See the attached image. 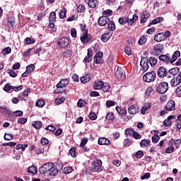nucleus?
Instances as JSON below:
<instances>
[{"label": "nucleus", "instance_id": "nucleus-1", "mask_svg": "<svg viewBox=\"0 0 181 181\" xmlns=\"http://www.w3.org/2000/svg\"><path fill=\"white\" fill-rule=\"evenodd\" d=\"M40 173L41 175H46L49 173V176L54 177L57 175L58 170L54 168V164L53 163H47L40 168Z\"/></svg>", "mask_w": 181, "mask_h": 181}, {"label": "nucleus", "instance_id": "nucleus-2", "mask_svg": "<svg viewBox=\"0 0 181 181\" xmlns=\"http://www.w3.org/2000/svg\"><path fill=\"white\" fill-rule=\"evenodd\" d=\"M103 162L101 160L93 161L92 166L88 168L90 172H101L103 170Z\"/></svg>", "mask_w": 181, "mask_h": 181}, {"label": "nucleus", "instance_id": "nucleus-3", "mask_svg": "<svg viewBox=\"0 0 181 181\" xmlns=\"http://www.w3.org/2000/svg\"><path fill=\"white\" fill-rule=\"evenodd\" d=\"M115 76L119 81H124L126 78L125 70L121 67H118L115 72Z\"/></svg>", "mask_w": 181, "mask_h": 181}, {"label": "nucleus", "instance_id": "nucleus-4", "mask_svg": "<svg viewBox=\"0 0 181 181\" xmlns=\"http://www.w3.org/2000/svg\"><path fill=\"white\" fill-rule=\"evenodd\" d=\"M155 77H156V73H155V71H151L146 73L143 76V80L146 83H151V81H153L155 80Z\"/></svg>", "mask_w": 181, "mask_h": 181}, {"label": "nucleus", "instance_id": "nucleus-5", "mask_svg": "<svg viewBox=\"0 0 181 181\" xmlns=\"http://www.w3.org/2000/svg\"><path fill=\"white\" fill-rule=\"evenodd\" d=\"M169 89V85L166 82H162L158 84L157 87V91L158 93H160V94H165L166 91Z\"/></svg>", "mask_w": 181, "mask_h": 181}, {"label": "nucleus", "instance_id": "nucleus-6", "mask_svg": "<svg viewBox=\"0 0 181 181\" xmlns=\"http://www.w3.org/2000/svg\"><path fill=\"white\" fill-rule=\"evenodd\" d=\"M91 39H93V37H91V35L88 34V30H86L81 36L82 43H88Z\"/></svg>", "mask_w": 181, "mask_h": 181}, {"label": "nucleus", "instance_id": "nucleus-7", "mask_svg": "<svg viewBox=\"0 0 181 181\" xmlns=\"http://www.w3.org/2000/svg\"><path fill=\"white\" fill-rule=\"evenodd\" d=\"M140 66L143 69V71H148L149 69V60L146 57H143L140 62Z\"/></svg>", "mask_w": 181, "mask_h": 181}, {"label": "nucleus", "instance_id": "nucleus-8", "mask_svg": "<svg viewBox=\"0 0 181 181\" xmlns=\"http://www.w3.org/2000/svg\"><path fill=\"white\" fill-rule=\"evenodd\" d=\"M180 83H181V72H180L177 76L174 77L170 81V84L172 87H177V86H179Z\"/></svg>", "mask_w": 181, "mask_h": 181}, {"label": "nucleus", "instance_id": "nucleus-9", "mask_svg": "<svg viewBox=\"0 0 181 181\" xmlns=\"http://www.w3.org/2000/svg\"><path fill=\"white\" fill-rule=\"evenodd\" d=\"M57 43L60 47H66V46H69V41L67 37H64L59 40Z\"/></svg>", "mask_w": 181, "mask_h": 181}, {"label": "nucleus", "instance_id": "nucleus-10", "mask_svg": "<svg viewBox=\"0 0 181 181\" xmlns=\"http://www.w3.org/2000/svg\"><path fill=\"white\" fill-rule=\"evenodd\" d=\"M154 49V54L156 56H159L160 53H162V51L163 50V45L161 44H157L153 46Z\"/></svg>", "mask_w": 181, "mask_h": 181}, {"label": "nucleus", "instance_id": "nucleus-11", "mask_svg": "<svg viewBox=\"0 0 181 181\" xmlns=\"http://www.w3.org/2000/svg\"><path fill=\"white\" fill-rule=\"evenodd\" d=\"M109 22H110V18H108L106 16H101L99 18L98 23L99 26H105V25H107Z\"/></svg>", "mask_w": 181, "mask_h": 181}, {"label": "nucleus", "instance_id": "nucleus-12", "mask_svg": "<svg viewBox=\"0 0 181 181\" xmlns=\"http://www.w3.org/2000/svg\"><path fill=\"white\" fill-rule=\"evenodd\" d=\"M165 110H167V111H175V110H176L175 101H168L165 105Z\"/></svg>", "mask_w": 181, "mask_h": 181}, {"label": "nucleus", "instance_id": "nucleus-13", "mask_svg": "<svg viewBox=\"0 0 181 181\" xmlns=\"http://www.w3.org/2000/svg\"><path fill=\"white\" fill-rule=\"evenodd\" d=\"M93 60V50L91 49H88L87 56L85 57L83 59L84 63H90Z\"/></svg>", "mask_w": 181, "mask_h": 181}, {"label": "nucleus", "instance_id": "nucleus-14", "mask_svg": "<svg viewBox=\"0 0 181 181\" xmlns=\"http://www.w3.org/2000/svg\"><path fill=\"white\" fill-rule=\"evenodd\" d=\"M157 74L158 77H160V78L166 77V74H168V71H166V69L163 66H160L158 70Z\"/></svg>", "mask_w": 181, "mask_h": 181}, {"label": "nucleus", "instance_id": "nucleus-15", "mask_svg": "<svg viewBox=\"0 0 181 181\" xmlns=\"http://www.w3.org/2000/svg\"><path fill=\"white\" fill-rule=\"evenodd\" d=\"M111 36H112V32L109 31L102 35L100 39L103 42H108V40L111 39Z\"/></svg>", "mask_w": 181, "mask_h": 181}, {"label": "nucleus", "instance_id": "nucleus-16", "mask_svg": "<svg viewBox=\"0 0 181 181\" xmlns=\"http://www.w3.org/2000/svg\"><path fill=\"white\" fill-rule=\"evenodd\" d=\"M136 21H138V16L136 14L133 15L132 18L129 19L127 18V23L129 26H132V25H134V23L136 22Z\"/></svg>", "mask_w": 181, "mask_h": 181}, {"label": "nucleus", "instance_id": "nucleus-17", "mask_svg": "<svg viewBox=\"0 0 181 181\" xmlns=\"http://www.w3.org/2000/svg\"><path fill=\"white\" fill-rule=\"evenodd\" d=\"M0 110L1 114H3V115H5V117H9V115H12V112L8 110V108H6V107L0 106Z\"/></svg>", "mask_w": 181, "mask_h": 181}, {"label": "nucleus", "instance_id": "nucleus-18", "mask_svg": "<svg viewBox=\"0 0 181 181\" xmlns=\"http://www.w3.org/2000/svg\"><path fill=\"white\" fill-rule=\"evenodd\" d=\"M159 59L160 60V62H163V63H165V64H169V63L170 64V57H169L168 55H160L159 57Z\"/></svg>", "mask_w": 181, "mask_h": 181}, {"label": "nucleus", "instance_id": "nucleus-19", "mask_svg": "<svg viewBox=\"0 0 181 181\" xmlns=\"http://www.w3.org/2000/svg\"><path fill=\"white\" fill-rule=\"evenodd\" d=\"M138 107L135 105H132L128 108V112L129 114H131L132 115H134V114H137L139 112Z\"/></svg>", "mask_w": 181, "mask_h": 181}, {"label": "nucleus", "instance_id": "nucleus-20", "mask_svg": "<svg viewBox=\"0 0 181 181\" xmlns=\"http://www.w3.org/2000/svg\"><path fill=\"white\" fill-rule=\"evenodd\" d=\"M66 86H69V80L62 79L57 85V88H63V87H66Z\"/></svg>", "mask_w": 181, "mask_h": 181}, {"label": "nucleus", "instance_id": "nucleus-21", "mask_svg": "<svg viewBox=\"0 0 181 181\" xmlns=\"http://www.w3.org/2000/svg\"><path fill=\"white\" fill-rule=\"evenodd\" d=\"M141 23H145L149 18V13L148 11H144L141 16Z\"/></svg>", "mask_w": 181, "mask_h": 181}, {"label": "nucleus", "instance_id": "nucleus-22", "mask_svg": "<svg viewBox=\"0 0 181 181\" xmlns=\"http://www.w3.org/2000/svg\"><path fill=\"white\" fill-rule=\"evenodd\" d=\"M180 57V52L175 51L172 55V58H170V64H173L176 60H177V57Z\"/></svg>", "mask_w": 181, "mask_h": 181}, {"label": "nucleus", "instance_id": "nucleus-23", "mask_svg": "<svg viewBox=\"0 0 181 181\" xmlns=\"http://www.w3.org/2000/svg\"><path fill=\"white\" fill-rule=\"evenodd\" d=\"M104 82L103 81H96L93 84L94 90H101Z\"/></svg>", "mask_w": 181, "mask_h": 181}, {"label": "nucleus", "instance_id": "nucleus-24", "mask_svg": "<svg viewBox=\"0 0 181 181\" xmlns=\"http://www.w3.org/2000/svg\"><path fill=\"white\" fill-rule=\"evenodd\" d=\"M174 117L175 116L170 115L166 119L163 121V125H165V127H170V125H172V119H173Z\"/></svg>", "mask_w": 181, "mask_h": 181}, {"label": "nucleus", "instance_id": "nucleus-25", "mask_svg": "<svg viewBox=\"0 0 181 181\" xmlns=\"http://www.w3.org/2000/svg\"><path fill=\"white\" fill-rule=\"evenodd\" d=\"M151 107L152 105L151 103H145L141 110V113L143 114V115H145L146 111H148V110H151Z\"/></svg>", "mask_w": 181, "mask_h": 181}, {"label": "nucleus", "instance_id": "nucleus-26", "mask_svg": "<svg viewBox=\"0 0 181 181\" xmlns=\"http://www.w3.org/2000/svg\"><path fill=\"white\" fill-rule=\"evenodd\" d=\"M98 144L99 145H110V144H111V141L107 139L102 137L98 139Z\"/></svg>", "mask_w": 181, "mask_h": 181}, {"label": "nucleus", "instance_id": "nucleus-27", "mask_svg": "<svg viewBox=\"0 0 181 181\" xmlns=\"http://www.w3.org/2000/svg\"><path fill=\"white\" fill-rule=\"evenodd\" d=\"M154 40H156V42H163V40H165V36L163 35V33H160L157 34L154 37Z\"/></svg>", "mask_w": 181, "mask_h": 181}, {"label": "nucleus", "instance_id": "nucleus-28", "mask_svg": "<svg viewBox=\"0 0 181 181\" xmlns=\"http://www.w3.org/2000/svg\"><path fill=\"white\" fill-rule=\"evenodd\" d=\"M148 63L150 64V66H151V67H155V66H156V64L158 63V59L155 58V57H149Z\"/></svg>", "mask_w": 181, "mask_h": 181}, {"label": "nucleus", "instance_id": "nucleus-29", "mask_svg": "<svg viewBox=\"0 0 181 181\" xmlns=\"http://www.w3.org/2000/svg\"><path fill=\"white\" fill-rule=\"evenodd\" d=\"M151 144V140L149 139H143L141 142H140V146L141 148L144 147H147L149 146V144Z\"/></svg>", "mask_w": 181, "mask_h": 181}, {"label": "nucleus", "instance_id": "nucleus-30", "mask_svg": "<svg viewBox=\"0 0 181 181\" xmlns=\"http://www.w3.org/2000/svg\"><path fill=\"white\" fill-rule=\"evenodd\" d=\"M88 5L90 8H95L98 5V1L97 0H89Z\"/></svg>", "mask_w": 181, "mask_h": 181}, {"label": "nucleus", "instance_id": "nucleus-31", "mask_svg": "<svg viewBox=\"0 0 181 181\" xmlns=\"http://www.w3.org/2000/svg\"><path fill=\"white\" fill-rule=\"evenodd\" d=\"M90 80H91V78L90 77V75H88V74H86V75L81 77V81L83 84H85V83H88V81H90Z\"/></svg>", "mask_w": 181, "mask_h": 181}, {"label": "nucleus", "instance_id": "nucleus-32", "mask_svg": "<svg viewBox=\"0 0 181 181\" xmlns=\"http://www.w3.org/2000/svg\"><path fill=\"white\" fill-rule=\"evenodd\" d=\"M110 88H111V86H110L108 83H103L102 90L104 93H108V91H110Z\"/></svg>", "mask_w": 181, "mask_h": 181}, {"label": "nucleus", "instance_id": "nucleus-33", "mask_svg": "<svg viewBox=\"0 0 181 181\" xmlns=\"http://www.w3.org/2000/svg\"><path fill=\"white\" fill-rule=\"evenodd\" d=\"M108 27L107 29L110 31L112 32L113 30H115V23L114 21H110L107 23Z\"/></svg>", "mask_w": 181, "mask_h": 181}, {"label": "nucleus", "instance_id": "nucleus-34", "mask_svg": "<svg viewBox=\"0 0 181 181\" xmlns=\"http://www.w3.org/2000/svg\"><path fill=\"white\" fill-rule=\"evenodd\" d=\"M32 125L35 129H40V128H42V122L35 121L33 122Z\"/></svg>", "mask_w": 181, "mask_h": 181}, {"label": "nucleus", "instance_id": "nucleus-35", "mask_svg": "<svg viewBox=\"0 0 181 181\" xmlns=\"http://www.w3.org/2000/svg\"><path fill=\"white\" fill-rule=\"evenodd\" d=\"M179 71H180V69H179V67H175L169 70L170 74H173V76H176Z\"/></svg>", "mask_w": 181, "mask_h": 181}, {"label": "nucleus", "instance_id": "nucleus-36", "mask_svg": "<svg viewBox=\"0 0 181 181\" xmlns=\"http://www.w3.org/2000/svg\"><path fill=\"white\" fill-rule=\"evenodd\" d=\"M71 172H73V167H65L63 170V173H64V175H69V173H71Z\"/></svg>", "mask_w": 181, "mask_h": 181}, {"label": "nucleus", "instance_id": "nucleus-37", "mask_svg": "<svg viewBox=\"0 0 181 181\" xmlns=\"http://www.w3.org/2000/svg\"><path fill=\"white\" fill-rule=\"evenodd\" d=\"M28 172L32 173L33 175H36L37 173V168L35 166H31L28 168Z\"/></svg>", "mask_w": 181, "mask_h": 181}, {"label": "nucleus", "instance_id": "nucleus-38", "mask_svg": "<svg viewBox=\"0 0 181 181\" xmlns=\"http://www.w3.org/2000/svg\"><path fill=\"white\" fill-rule=\"evenodd\" d=\"M163 21V18L162 17H158L151 22V25H156V23H160Z\"/></svg>", "mask_w": 181, "mask_h": 181}, {"label": "nucleus", "instance_id": "nucleus-39", "mask_svg": "<svg viewBox=\"0 0 181 181\" xmlns=\"http://www.w3.org/2000/svg\"><path fill=\"white\" fill-rule=\"evenodd\" d=\"M11 51L12 49H11V47H7L3 49L2 54L3 56H6V54H9V53H11Z\"/></svg>", "mask_w": 181, "mask_h": 181}, {"label": "nucleus", "instance_id": "nucleus-40", "mask_svg": "<svg viewBox=\"0 0 181 181\" xmlns=\"http://www.w3.org/2000/svg\"><path fill=\"white\" fill-rule=\"evenodd\" d=\"M27 73L30 74L33 71H35V66L33 64H30L26 67Z\"/></svg>", "mask_w": 181, "mask_h": 181}, {"label": "nucleus", "instance_id": "nucleus-41", "mask_svg": "<svg viewBox=\"0 0 181 181\" xmlns=\"http://www.w3.org/2000/svg\"><path fill=\"white\" fill-rule=\"evenodd\" d=\"M56 21V12L52 11L49 14V22H54Z\"/></svg>", "mask_w": 181, "mask_h": 181}, {"label": "nucleus", "instance_id": "nucleus-42", "mask_svg": "<svg viewBox=\"0 0 181 181\" xmlns=\"http://www.w3.org/2000/svg\"><path fill=\"white\" fill-rule=\"evenodd\" d=\"M59 18L60 19H64V18H66V8H62L60 10Z\"/></svg>", "mask_w": 181, "mask_h": 181}, {"label": "nucleus", "instance_id": "nucleus-43", "mask_svg": "<svg viewBox=\"0 0 181 181\" xmlns=\"http://www.w3.org/2000/svg\"><path fill=\"white\" fill-rule=\"evenodd\" d=\"M35 105L37 107H39L40 108H42V107H45V100H39L37 101Z\"/></svg>", "mask_w": 181, "mask_h": 181}, {"label": "nucleus", "instance_id": "nucleus-44", "mask_svg": "<svg viewBox=\"0 0 181 181\" xmlns=\"http://www.w3.org/2000/svg\"><path fill=\"white\" fill-rule=\"evenodd\" d=\"M24 42L25 45H33V43H35V40L27 37L25 39Z\"/></svg>", "mask_w": 181, "mask_h": 181}, {"label": "nucleus", "instance_id": "nucleus-45", "mask_svg": "<svg viewBox=\"0 0 181 181\" xmlns=\"http://www.w3.org/2000/svg\"><path fill=\"white\" fill-rule=\"evenodd\" d=\"M63 169V163L60 162V160H58L57 162V168L56 170H58L57 173H59V170H62Z\"/></svg>", "mask_w": 181, "mask_h": 181}, {"label": "nucleus", "instance_id": "nucleus-46", "mask_svg": "<svg viewBox=\"0 0 181 181\" xmlns=\"http://www.w3.org/2000/svg\"><path fill=\"white\" fill-rule=\"evenodd\" d=\"M13 88V86H11L9 83H7L5 85L4 90L8 93L11 91Z\"/></svg>", "mask_w": 181, "mask_h": 181}, {"label": "nucleus", "instance_id": "nucleus-47", "mask_svg": "<svg viewBox=\"0 0 181 181\" xmlns=\"http://www.w3.org/2000/svg\"><path fill=\"white\" fill-rule=\"evenodd\" d=\"M124 52L126 53V54H127L128 56H131V54H132V49L131 48V47H126L124 48Z\"/></svg>", "mask_w": 181, "mask_h": 181}, {"label": "nucleus", "instance_id": "nucleus-48", "mask_svg": "<svg viewBox=\"0 0 181 181\" xmlns=\"http://www.w3.org/2000/svg\"><path fill=\"white\" fill-rule=\"evenodd\" d=\"M145 43H146V37L143 35L139 40V45H145Z\"/></svg>", "mask_w": 181, "mask_h": 181}, {"label": "nucleus", "instance_id": "nucleus-49", "mask_svg": "<svg viewBox=\"0 0 181 181\" xmlns=\"http://www.w3.org/2000/svg\"><path fill=\"white\" fill-rule=\"evenodd\" d=\"M115 105V102L112 100H107L106 101V107L110 108V107H114Z\"/></svg>", "mask_w": 181, "mask_h": 181}, {"label": "nucleus", "instance_id": "nucleus-50", "mask_svg": "<svg viewBox=\"0 0 181 181\" xmlns=\"http://www.w3.org/2000/svg\"><path fill=\"white\" fill-rule=\"evenodd\" d=\"M160 139L159 135H154L152 136V142L153 144H158V141Z\"/></svg>", "mask_w": 181, "mask_h": 181}, {"label": "nucleus", "instance_id": "nucleus-51", "mask_svg": "<svg viewBox=\"0 0 181 181\" xmlns=\"http://www.w3.org/2000/svg\"><path fill=\"white\" fill-rule=\"evenodd\" d=\"M77 12H84V11H86V6L83 4H80L78 7H77Z\"/></svg>", "mask_w": 181, "mask_h": 181}, {"label": "nucleus", "instance_id": "nucleus-52", "mask_svg": "<svg viewBox=\"0 0 181 181\" xmlns=\"http://www.w3.org/2000/svg\"><path fill=\"white\" fill-rule=\"evenodd\" d=\"M71 54H73V52H71V50H66L64 52L63 55L64 56V57H70L71 56Z\"/></svg>", "mask_w": 181, "mask_h": 181}, {"label": "nucleus", "instance_id": "nucleus-53", "mask_svg": "<svg viewBox=\"0 0 181 181\" xmlns=\"http://www.w3.org/2000/svg\"><path fill=\"white\" fill-rule=\"evenodd\" d=\"M4 139L6 141H11V139H13V136L11 134H5Z\"/></svg>", "mask_w": 181, "mask_h": 181}, {"label": "nucleus", "instance_id": "nucleus-54", "mask_svg": "<svg viewBox=\"0 0 181 181\" xmlns=\"http://www.w3.org/2000/svg\"><path fill=\"white\" fill-rule=\"evenodd\" d=\"M69 155H71V156H72V158H76V148L72 147L69 150Z\"/></svg>", "mask_w": 181, "mask_h": 181}, {"label": "nucleus", "instance_id": "nucleus-55", "mask_svg": "<svg viewBox=\"0 0 181 181\" xmlns=\"http://www.w3.org/2000/svg\"><path fill=\"white\" fill-rule=\"evenodd\" d=\"M111 13H112V10H105V11L103 12V16H105L107 18V16H110V15H111Z\"/></svg>", "mask_w": 181, "mask_h": 181}, {"label": "nucleus", "instance_id": "nucleus-56", "mask_svg": "<svg viewBox=\"0 0 181 181\" xmlns=\"http://www.w3.org/2000/svg\"><path fill=\"white\" fill-rule=\"evenodd\" d=\"M120 25H125V23H127V18H124V17H120L119 18V21H118Z\"/></svg>", "mask_w": 181, "mask_h": 181}, {"label": "nucleus", "instance_id": "nucleus-57", "mask_svg": "<svg viewBox=\"0 0 181 181\" xmlns=\"http://www.w3.org/2000/svg\"><path fill=\"white\" fill-rule=\"evenodd\" d=\"M77 105L78 107H84V105H86L85 100L83 99H79V100L78 101Z\"/></svg>", "mask_w": 181, "mask_h": 181}, {"label": "nucleus", "instance_id": "nucleus-58", "mask_svg": "<svg viewBox=\"0 0 181 181\" xmlns=\"http://www.w3.org/2000/svg\"><path fill=\"white\" fill-rule=\"evenodd\" d=\"M175 151V146H171L166 148L165 153H172V152H174Z\"/></svg>", "mask_w": 181, "mask_h": 181}, {"label": "nucleus", "instance_id": "nucleus-59", "mask_svg": "<svg viewBox=\"0 0 181 181\" xmlns=\"http://www.w3.org/2000/svg\"><path fill=\"white\" fill-rule=\"evenodd\" d=\"M134 132H135V131L132 129H127L125 130V134L126 135H132L133 136Z\"/></svg>", "mask_w": 181, "mask_h": 181}, {"label": "nucleus", "instance_id": "nucleus-60", "mask_svg": "<svg viewBox=\"0 0 181 181\" xmlns=\"http://www.w3.org/2000/svg\"><path fill=\"white\" fill-rule=\"evenodd\" d=\"M29 94H30V88H28L27 89H25L22 93V95H23L24 97H28Z\"/></svg>", "mask_w": 181, "mask_h": 181}, {"label": "nucleus", "instance_id": "nucleus-61", "mask_svg": "<svg viewBox=\"0 0 181 181\" xmlns=\"http://www.w3.org/2000/svg\"><path fill=\"white\" fill-rule=\"evenodd\" d=\"M89 118L92 121H94V120L97 119V115H95V113H94V112H90L89 114Z\"/></svg>", "mask_w": 181, "mask_h": 181}, {"label": "nucleus", "instance_id": "nucleus-62", "mask_svg": "<svg viewBox=\"0 0 181 181\" xmlns=\"http://www.w3.org/2000/svg\"><path fill=\"white\" fill-rule=\"evenodd\" d=\"M106 118L107 119H108V121H112V119H114V113H107V115H106Z\"/></svg>", "mask_w": 181, "mask_h": 181}, {"label": "nucleus", "instance_id": "nucleus-63", "mask_svg": "<svg viewBox=\"0 0 181 181\" xmlns=\"http://www.w3.org/2000/svg\"><path fill=\"white\" fill-rule=\"evenodd\" d=\"M142 156H144V152L141 151H138L136 153V158L137 159H141V158H142Z\"/></svg>", "mask_w": 181, "mask_h": 181}, {"label": "nucleus", "instance_id": "nucleus-64", "mask_svg": "<svg viewBox=\"0 0 181 181\" xmlns=\"http://www.w3.org/2000/svg\"><path fill=\"white\" fill-rule=\"evenodd\" d=\"M7 72L9 74L11 77H16V76H17L16 73H15V71H13L12 69H8L7 71Z\"/></svg>", "mask_w": 181, "mask_h": 181}]
</instances>
